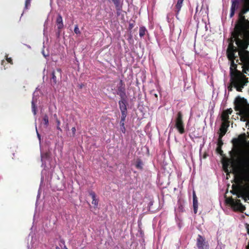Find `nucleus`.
<instances>
[{"label":"nucleus","mask_w":249,"mask_h":249,"mask_svg":"<svg viewBox=\"0 0 249 249\" xmlns=\"http://www.w3.org/2000/svg\"><path fill=\"white\" fill-rule=\"evenodd\" d=\"M235 179L237 185H232L231 193L236 195L238 198L249 200V170H245L242 174L236 176Z\"/></svg>","instance_id":"1"},{"label":"nucleus","mask_w":249,"mask_h":249,"mask_svg":"<svg viewBox=\"0 0 249 249\" xmlns=\"http://www.w3.org/2000/svg\"><path fill=\"white\" fill-rule=\"evenodd\" d=\"M228 60L230 61V75L231 77V81L234 83L238 82L241 79H248L243 74L241 71L237 70V65L235 63V53H226Z\"/></svg>","instance_id":"2"},{"label":"nucleus","mask_w":249,"mask_h":249,"mask_svg":"<svg viewBox=\"0 0 249 249\" xmlns=\"http://www.w3.org/2000/svg\"><path fill=\"white\" fill-rule=\"evenodd\" d=\"M241 38H248L249 36H247L244 33H242L239 31L234 29V31L232 32L231 36L229 39V45L226 50V53H236L238 51V48L235 47L233 43L236 42V40L239 39V37Z\"/></svg>","instance_id":"3"},{"label":"nucleus","mask_w":249,"mask_h":249,"mask_svg":"<svg viewBox=\"0 0 249 249\" xmlns=\"http://www.w3.org/2000/svg\"><path fill=\"white\" fill-rule=\"evenodd\" d=\"M248 83V79H245V80L241 79L238 82L234 83L233 81H231V77H230V83L227 88L229 91H231L232 90V87H234L237 91H242V89Z\"/></svg>","instance_id":"4"},{"label":"nucleus","mask_w":249,"mask_h":249,"mask_svg":"<svg viewBox=\"0 0 249 249\" xmlns=\"http://www.w3.org/2000/svg\"><path fill=\"white\" fill-rule=\"evenodd\" d=\"M175 127L180 134L185 133L184 124L183 121V115L181 111L178 112L175 120Z\"/></svg>","instance_id":"5"},{"label":"nucleus","mask_w":249,"mask_h":249,"mask_svg":"<svg viewBox=\"0 0 249 249\" xmlns=\"http://www.w3.org/2000/svg\"><path fill=\"white\" fill-rule=\"evenodd\" d=\"M231 142L234 146L238 147L249 144V141L247 142V136L245 133L240 134L238 138L233 139Z\"/></svg>","instance_id":"6"},{"label":"nucleus","mask_w":249,"mask_h":249,"mask_svg":"<svg viewBox=\"0 0 249 249\" xmlns=\"http://www.w3.org/2000/svg\"><path fill=\"white\" fill-rule=\"evenodd\" d=\"M62 71L60 68H57L55 71H52L51 77V84L53 86L57 85L59 80L61 78Z\"/></svg>","instance_id":"7"},{"label":"nucleus","mask_w":249,"mask_h":249,"mask_svg":"<svg viewBox=\"0 0 249 249\" xmlns=\"http://www.w3.org/2000/svg\"><path fill=\"white\" fill-rule=\"evenodd\" d=\"M196 241V245L198 249H209V243L204 237L198 234Z\"/></svg>","instance_id":"8"},{"label":"nucleus","mask_w":249,"mask_h":249,"mask_svg":"<svg viewBox=\"0 0 249 249\" xmlns=\"http://www.w3.org/2000/svg\"><path fill=\"white\" fill-rule=\"evenodd\" d=\"M248 38H241L239 37V39H237L236 40V44L238 46V52L239 50H246L247 49L248 45L249 44V42L248 40H243V39H247Z\"/></svg>","instance_id":"9"},{"label":"nucleus","mask_w":249,"mask_h":249,"mask_svg":"<svg viewBox=\"0 0 249 249\" xmlns=\"http://www.w3.org/2000/svg\"><path fill=\"white\" fill-rule=\"evenodd\" d=\"M117 94L120 96V98L126 97L125 84L122 80H120L119 83L117 85Z\"/></svg>","instance_id":"10"},{"label":"nucleus","mask_w":249,"mask_h":249,"mask_svg":"<svg viewBox=\"0 0 249 249\" xmlns=\"http://www.w3.org/2000/svg\"><path fill=\"white\" fill-rule=\"evenodd\" d=\"M238 55L243 64L249 63V52L247 50H239Z\"/></svg>","instance_id":"11"},{"label":"nucleus","mask_w":249,"mask_h":249,"mask_svg":"<svg viewBox=\"0 0 249 249\" xmlns=\"http://www.w3.org/2000/svg\"><path fill=\"white\" fill-rule=\"evenodd\" d=\"M239 6V0H232L231 6V12L230 14V18H232L234 14L235 10L238 9Z\"/></svg>","instance_id":"12"},{"label":"nucleus","mask_w":249,"mask_h":249,"mask_svg":"<svg viewBox=\"0 0 249 249\" xmlns=\"http://www.w3.org/2000/svg\"><path fill=\"white\" fill-rule=\"evenodd\" d=\"M121 100L119 101L118 104L119 108L121 112H127L126 104L127 101L126 100V97L120 98Z\"/></svg>","instance_id":"13"},{"label":"nucleus","mask_w":249,"mask_h":249,"mask_svg":"<svg viewBox=\"0 0 249 249\" xmlns=\"http://www.w3.org/2000/svg\"><path fill=\"white\" fill-rule=\"evenodd\" d=\"M234 209L237 210L242 211L245 209V207L242 204L240 199H234V203L232 206Z\"/></svg>","instance_id":"14"},{"label":"nucleus","mask_w":249,"mask_h":249,"mask_svg":"<svg viewBox=\"0 0 249 249\" xmlns=\"http://www.w3.org/2000/svg\"><path fill=\"white\" fill-rule=\"evenodd\" d=\"M111 1L114 5L115 9L118 11H121L123 7L122 0H109Z\"/></svg>","instance_id":"15"},{"label":"nucleus","mask_w":249,"mask_h":249,"mask_svg":"<svg viewBox=\"0 0 249 249\" xmlns=\"http://www.w3.org/2000/svg\"><path fill=\"white\" fill-rule=\"evenodd\" d=\"M229 126V124L222 123L219 129L220 133L219 136L223 137L227 131V128Z\"/></svg>","instance_id":"16"},{"label":"nucleus","mask_w":249,"mask_h":249,"mask_svg":"<svg viewBox=\"0 0 249 249\" xmlns=\"http://www.w3.org/2000/svg\"><path fill=\"white\" fill-rule=\"evenodd\" d=\"M193 199L194 212L195 213H196L198 209V201L196 193L194 191H193Z\"/></svg>","instance_id":"17"},{"label":"nucleus","mask_w":249,"mask_h":249,"mask_svg":"<svg viewBox=\"0 0 249 249\" xmlns=\"http://www.w3.org/2000/svg\"><path fill=\"white\" fill-rule=\"evenodd\" d=\"M56 23L57 28L59 30H61L63 28L64 25L63 23L62 17L61 15L59 14L58 15L57 18H56Z\"/></svg>","instance_id":"18"},{"label":"nucleus","mask_w":249,"mask_h":249,"mask_svg":"<svg viewBox=\"0 0 249 249\" xmlns=\"http://www.w3.org/2000/svg\"><path fill=\"white\" fill-rule=\"evenodd\" d=\"M89 195L91 196L92 201V204L94 205L95 207H97L98 205V199L96 198V194L94 192L90 191L89 192Z\"/></svg>","instance_id":"19"},{"label":"nucleus","mask_w":249,"mask_h":249,"mask_svg":"<svg viewBox=\"0 0 249 249\" xmlns=\"http://www.w3.org/2000/svg\"><path fill=\"white\" fill-rule=\"evenodd\" d=\"M221 120L222 123L229 124V115L223 111L221 114Z\"/></svg>","instance_id":"20"},{"label":"nucleus","mask_w":249,"mask_h":249,"mask_svg":"<svg viewBox=\"0 0 249 249\" xmlns=\"http://www.w3.org/2000/svg\"><path fill=\"white\" fill-rule=\"evenodd\" d=\"M248 11H249V2L246 3V1H245V5L243 7V8L242 9L239 14L244 15L246 12H247Z\"/></svg>","instance_id":"21"},{"label":"nucleus","mask_w":249,"mask_h":249,"mask_svg":"<svg viewBox=\"0 0 249 249\" xmlns=\"http://www.w3.org/2000/svg\"><path fill=\"white\" fill-rule=\"evenodd\" d=\"M142 165L143 163L142 160L140 159H137L135 164V166L136 168H137L138 169L142 170L143 168Z\"/></svg>","instance_id":"22"},{"label":"nucleus","mask_w":249,"mask_h":249,"mask_svg":"<svg viewBox=\"0 0 249 249\" xmlns=\"http://www.w3.org/2000/svg\"><path fill=\"white\" fill-rule=\"evenodd\" d=\"M127 112H121V119L120 121V125H124L125 118L126 117Z\"/></svg>","instance_id":"23"},{"label":"nucleus","mask_w":249,"mask_h":249,"mask_svg":"<svg viewBox=\"0 0 249 249\" xmlns=\"http://www.w3.org/2000/svg\"><path fill=\"white\" fill-rule=\"evenodd\" d=\"M243 70L242 73L244 74V73H247V71H249V63L243 64Z\"/></svg>","instance_id":"24"},{"label":"nucleus","mask_w":249,"mask_h":249,"mask_svg":"<svg viewBox=\"0 0 249 249\" xmlns=\"http://www.w3.org/2000/svg\"><path fill=\"white\" fill-rule=\"evenodd\" d=\"M146 32H147V30L144 27H141L139 30V35L140 37H143L145 35Z\"/></svg>","instance_id":"25"},{"label":"nucleus","mask_w":249,"mask_h":249,"mask_svg":"<svg viewBox=\"0 0 249 249\" xmlns=\"http://www.w3.org/2000/svg\"><path fill=\"white\" fill-rule=\"evenodd\" d=\"M182 5L181 4H179V3H177L176 5H175V11L176 12V17H177L180 9H181V8L182 7Z\"/></svg>","instance_id":"26"},{"label":"nucleus","mask_w":249,"mask_h":249,"mask_svg":"<svg viewBox=\"0 0 249 249\" xmlns=\"http://www.w3.org/2000/svg\"><path fill=\"white\" fill-rule=\"evenodd\" d=\"M43 122L44 124L46 126V127H47L49 124V119L48 116L47 114H45L43 116Z\"/></svg>","instance_id":"27"},{"label":"nucleus","mask_w":249,"mask_h":249,"mask_svg":"<svg viewBox=\"0 0 249 249\" xmlns=\"http://www.w3.org/2000/svg\"><path fill=\"white\" fill-rule=\"evenodd\" d=\"M222 136H219L218 138V141H217V146L222 147V145L223 144V142L222 141Z\"/></svg>","instance_id":"28"},{"label":"nucleus","mask_w":249,"mask_h":249,"mask_svg":"<svg viewBox=\"0 0 249 249\" xmlns=\"http://www.w3.org/2000/svg\"><path fill=\"white\" fill-rule=\"evenodd\" d=\"M223 169L225 172L228 174L229 173L228 170V166H229V163L228 162H225L223 163Z\"/></svg>","instance_id":"29"},{"label":"nucleus","mask_w":249,"mask_h":249,"mask_svg":"<svg viewBox=\"0 0 249 249\" xmlns=\"http://www.w3.org/2000/svg\"><path fill=\"white\" fill-rule=\"evenodd\" d=\"M50 157V154L48 152H45L41 154V159H48Z\"/></svg>","instance_id":"30"},{"label":"nucleus","mask_w":249,"mask_h":249,"mask_svg":"<svg viewBox=\"0 0 249 249\" xmlns=\"http://www.w3.org/2000/svg\"><path fill=\"white\" fill-rule=\"evenodd\" d=\"M74 32L76 34H80L81 33L77 25L75 26Z\"/></svg>","instance_id":"31"},{"label":"nucleus","mask_w":249,"mask_h":249,"mask_svg":"<svg viewBox=\"0 0 249 249\" xmlns=\"http://www.w3.org/2000/svg\"><path fill=\"white\" fill-rule=\"evenodd\" d=\"M227 203L230 204L232 206L233 203H234V199L232 198H229L226 200Z\"/></svg>","instance_id":"32"},{"label":"nucleus","mask_w":249,"mask_h":249,"mask_svg":"<svg viewBox=\"0 0 249 249\" xmlns=\"http://www.w3.org/2000/svg\"><path fill=\"white\" fill-rule=\"evenodd\" d=\"M246 228L247 229L248 234H249V224H246ZM246 249H249V242L248 246L246 247Z\"/></svg>","instance_id":"33"},{"label":"nucleus","mask_w":249,"mask_h":249,"mask_svg":"<svg viewBox=\"0 0 249 249\" xmlns=\"http://www.w3.org/2000/svg\"><path fill=\"white\" fill-rule=\"evenodd\" d=\"M32 111L34 112V115L36 114V107L35 106V105L33 102H32Z\"/></svg>","instance_id":"34"},{"label":"nucleus","mask_w":249,"mask_h":249,"mask_svg":"<svg viewBox=\"0 0 249 249\" xmlns=\"http://www.w3.org/2000/svg\"><path fill=\"white\" fill-rule=\"evenodd\" d=\"M216 151L220 155H223V151L222 150L221 147L217 146Z\"/></svg>","instance_id":"35"},{"label":"nucleus","mask_w":249,"mask_h":249,"mask_svg":"<svg viewBox=\"0 0 249 249\" xmlns=\"http://www.w3.org/2000/svg\"><path fill=\"white\" fill-rule=\"evenodd\" d=\"M31 0H26L25 3V8L28 9V7L30 5Z\"/></svg>","instance_id":"36"},{"label":"nucleus","mask_w":249,"mask_h":249,"mask_svg":"<svg viewBox=\"0 0 249 249\" xmlns=\"http://www.w3.org/2000/svg\"><path fill=\"white\" fill-rule=\"evenodd\" d=\"M244 164L247 169L246 170H249V159L246 160L244 162Z\"/></svg>","instance_id":"37"},{"label":"nucleus","mask_w":249,"mask_h":249,"mask_svg":"<svg viewBox=\"0 0 249 249\" xmlns=\"http://www.w3.org/2000/svg\"><path fill=\"white\" fill-rule=\"evenodd\" d=\"M56 123H57V129L58 130H59L60 131H62V129H61V128L59 126V125L60 124V121L58 119H57Z\"/></svg>","instance_id":"38"},{"label":"nucleus","mask_w":249,"mask_h":249,"mask_svg":"<svg viewBox=\"0 0 249 249\" xmlns=\"http://www.w3.org/2000/svg\"><path fill=\"white\" fill-rule=\"evenodd\" d=\"M6 61H7L8 63H10L11 64H13V60H12V59L11 57L8 58V56H7V55H6Z\"/></svg>","instance_id":"39"},{"label":"nucleus","mask_w":249,"mask_h":249,"mask_svg":"<svg viewBox=\"0 0 249 249\" xmlns=\"http://www.w3.org/2000/svg\"><path fill=\"white\" fill-rule=\"evenodd\" d=\"M225 112H226L227 114L229 115L231 114L232 112V109L231 108H230L229 109H227L225 110H224Z\"/></svg>","instance_id":"40"},{"label":"nucleus","mask_w":249,"mask_h":249,"mask_svg":"<svg viewBox=\"0 0 249 249\" xmlns=\"http://www.w3.org/2000/svg\"><path fill=\"white\" fill-rule=\"evenodd\" d=\"M121 128L122 132L123 133H125V127H124V125H121Z\"/></svg>","instance_id":"41"},{"label":"nucleus","mask_w":249,"mask_h":249,"mask_svg":"<svg viewBox=\"0 0 249 249\" xmlns=\"http://www.w3.org/2000/svg\"><path fill=\"white\" fill-rule=\"evenodd\" d=\"M134 23H129V27H128L129 30L132 29L134 27Z\"/></svg>","instance_id":"42"},{"label":"nucleus","mask_w":249,"mask_h":249,"mask_svg":"<svg viewBox=\"0 0 249 249\" xmlns=\"http://www.w3.org/2000/svg\"><path fill=\"white\" fill-rule=\"evenodd\" d=\"M71 131H72V132L73 136H74L75 134V132H76V128H75V127H73L71 128Z\"/></svg>","instance_id":"43"},{"label":"nucleus","mask_w":249,"mask_h":249,"mask_svg":"<svg viewBox=\"0 0 249 249\" xmlns=\"http://www.w3.org/2000/svg\"><path fill=\"white\" fill-rule=\"evenodd\" d=\"M235 61H236L235 63H238V64H240V65H242L243 64V63H242V62H239V60L238 59H236L235 58Z\"/></svg>","instance_id":"44"},{"label":"nucleus","mask_w":249,"mask_h":249,"mask_svg":"<svg viewBox=\"0 0 249 249\" xmlns=\"http://www.w3.org/2000/svg\"><path fill=\"white\" fill-rule=\"evenodd\" d=\"M178 209L180 210V211H183V206L180 204L179 206H178Z\"/></svg>","instance_id":"45"},{"label":"nucleus","mask_w":249,"mask_h":249,"mask_svg":"<svg viewBox=\"0 0 249 249\" xmlns=\"http://www.w3.org/2000/svg\"><path fill=\"white\" fill-rule=\"evenodd\" d=\"M60 242L62 244H63L64 246V245H65V241H64V239H61L60 240Z\"/></svg>","instance_id":"46"},{"label":"nucleus","mask_w":249,"mask_h":249,"mask_svg":"<svg viewBox=\"0 0 249 249\" xmlns=\"http://www.w3.org/2000/svg\"><path fill=\"white\" fill-rule=\"evenodd\" d=\"M184 0H178L177 3L182 5V3Z\"/></svg>","instance_id":"47"},{"label":"nucleus","mask_w":249,"mask_h":249,"mask_svg":"<svg viewBox=\"0 0 249 249\" xmlns=\"http://www.w3.org/2000/svg\"><path fill=\"white\" fill-rule=\"evenodd\" d=\"M153 201H151L149 204H148V206L150 207V206L152 205H153Z\"/></svg>","instance_id":"48"},{"label":"nucleus","mask_w":249,"mask_h":249,"mask_svg":"<svg viewBox=\"0 0 249 249\" xmlns=\"http://www.w3.org/2000/svg\"><path fill=\"white\" fill-rule=\"evenodd\" d=\"M4 63H5V60H2V61H1V65H4Z\"/></svg>","instance_id":"49"},{"label":"nucleus","mask_w":249,"mask_h":249,"mask_svg":"<svg viewBox=\"0 0 249 249\" xmlns=\"http://www.w3.org/2000/svg\"><path fill=\"white\" fill-rule=\"evenodd\" d=\"M154 95L156 97V98H158V94L157 93H154Z\"/></svg>","instance_id":"50"},{"label":"nucleus","mask_w":249,"mask_h":249,"mask_svg":"<svg viewBox=\"0 0 249 249\" xmlns=\"http://www.w3.org/2000/svg\"><path fill=\"white\" fill-rule=\"evenodd\" d=\"M117 11V15H119L120 14V11H118V10H116Z\"/></svg>","instance_id":"51"},{"label":"nucleus","mask_w":249,"mask_h":249,"mask_svg":"<svg viewBox=\"0 0 249 249\" xmlns=\"http://www.w3.org/2000/svg\"><path fill=\"white\" fill-rule=\"evenodd\" d=\"M63 249H68L67 248V247L65 245H64Z\"/></svg>","instance_id":"52"},{"label":"nucleus","mask_w":249,"mask_h":249,"mask_svg":"<svg viewBox=\"0 0 249 249\" xmlns=\"http://www.w3.org/2000/svg\"><path fill=\"white\" fill-rule=\"evenodd\" d=\"M56 249H60V248L59 247L56 246Z\"/></svg>","instance_id":"53"},{"label":"nucleus","mask_w":249,"mask_h":249,"mask_svg":"<svg viewBox=\"0 0 249 249\" xmlns=\"http://www.w3.org/2000/svg\"><path fill=\"white\" fill-rule=\"evenodd\" d=\"M245 1H246V3L249 2V0H245Z\"/></svg>","instance_id":"54"},{"label":"nucleus","mask_w":249,"mask_h":249,"mask_svg":"<svg viewBox=\"0 0 249 249\" xmlns=\"http://www.w3.org/2000/svg\"><path fill=\"white\" fill-rule=\"evenodd\" d=\"M37 135H38V137L39 138L40 137V136L39 135V134L37 133Z\"/></svg>","instance_id":"55"},{"label":"nucleus","mask_w":249,"mask_h":249,"mask_svg":"<svg viewBox=\"0 0 249 249\" xmlns=\"http://www.w3.org/2000/svg\"><path fill=\"white\" fill-rule=\"evenodd\" d=\"M197 11H198V9H197V7L196 9V12H197Z\"/></svg>","instance_id":"56"},{"label":"nucleus","mask_w":249,"mask_h":249,"mask_svg":"<svg viewBox=\"0 0 249 249\" xmlns=\"http://www.w3.org/2000/svg\"><path fill=\"white\" fill-rule=\"evenodd\" d=\"M248 137L249 138V134L248 133Z\"/></svg>","instance_id":"57"}]
</instances>
